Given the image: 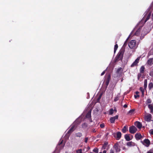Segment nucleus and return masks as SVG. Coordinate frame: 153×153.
I'll list each match as a JSON object with an SVG mask.
<instances>
[{
    "label": "nucleus",
    "mask_w": 153,
    "mask_h": 153,
    "mask_svg": "<svg viewBox=\"0 0 153 153\" xmlns=\"http://www.w3.org/2000/svg\"><path fill=\"white\" fill-rule=\"evenodd\" d=\"M124 51L125 50L123 49H121L120 51L114 59L115 62H116L119 60H122Z\"/></svg>",
    "instance_id": "f257e3e1"
},
{
    "label": "nucleus",
    "mask_w": 153,
    "mask_h": 153,
    "mask_svg": "<svg viewBox=\"0 0 153 153\" xmlns=\"http://www.w3.org/2000/svg\"><path fill=\"white\" fill-rule=\"evenodd\" d=\"M136 45V40H131L129 43L128 45L130 48L132 49L135 47Z\"/></svg>",
    "instance_id": "f03ea898"
},
{
    "label": "nucleus",
    "mask_w": 153,
    "mask_h": 153,
    "mask_svg": "<svg viewBox=\"0 0 153 153\" xmlns=\"http://www.w3.org/2000/svg\"><path fill=\"white\" fill-rule=\"evenodd\" d=\"M113 135L114 137L116 138V139L118 140L120 139L122 136V134L120 132L118 131L116 133H114Z\"/></svg>",
    "instance_id": "7ed1b4c3"
},
{
    "label": "nucleus",
    "mask_w": 153,
    "mask_h": 153,
    "mask_svg": "<svg viewBox=\"0 0 153 153\" xmlns=\"http://www.w3.org/2000/svg\"><path fill=\"white\" fill-rule=\"evenodd\" d=\"M141 143L147 147H149L150 144V140L147 139H145L143 141H141Z\"/></svg>",
    "instance_id": "20e7f679"
},
{
    "label": "nucleus",
    "mask_w": 153,
    "mask_h": 153,
    "mask_svg": "<svg viewBox=\"0 0 153 153\" xmlns=\"http://www.w3.org/2000/svg\"><path fill=\"white\" fill-rule=\"evenodd\" d=\"M137 131V129L134 126H132L129 127V131L131 134L135 133Z\"/></svg>",
    "instance_id": "39448f33"
},
{
    "label": "nucleus",
    "mask_w": 153,
    "mask_h": 153,
    "mask_svg": "<svg viewBox=\"0 0 153 153\" xmlns=\"http://www.w3.org/2000/svg\"><path fill=\"white\" fill-rule=\"evenodd\" d=\"M140 59V58L139 57H138L131 65V67H133L137 66V64L139 62Z\"/></svg>",
    "instance_id": "423d86ee"
},
{
    "label": "nucleus",
    "mask_w": 153,
    "mask_h": 153,
    "mask_svg": "<svg viewBox=\"0 0 153 153\" xmlns=\"http://www.w3.org/2000/svg\"><path fill=\"white\" fill-rule=\"evenodd\" d=\"M118 118V116L117 115L115 116L111 117L110 118V121L111 123H114L115 122V120L116 119H117Z\"/></svg>",
    "instance_id": "0eeeda50"
},
{
    "label": "nucleus",
    "mask_w": 153,
    "mask_h": 153,
    "mask_svg": "<svg viewBox=\"0 0 153 153\" xmlns=\"http://www.w3.org/2000/svg\"><path fill=\"white\" fill-rule=\"evenodd\" d=\"M113 148L115 149L116 152H119L120 151V149L119 147V144L116 143L114 145Z\"/></svg>",
    "instance_id": "6e6552de"
},
{
    "label": "nucleus",
    "mask_w": 153,
    "mask_h": 153,
    "mask_svg": "<svg viewBox=\"0 0 153 153\" xmlns=\"http://www.w3.org/2000/svg\"><path fill=\"white\" fill-rule=\"evenodd\" d=\"M75 125H73L71 126V128L69 129L67 132V134H71L75 129Z\"/></svg>",
    "instance_id": "1a4fd4ad"
},
{
    "label": "nucleus",
    "mask_w": 153,
    "mask_h": 153,
    "mask_svg": "<svg viewBox=\"0 0 153 153\" xmlns=\"http://www.w3.org/2000/svg\"><path fill=\"white\" fill-rule=\"evenodd\" d=\"M110 76L109 75L108 77L105 80V84L106 86V87L107 88L108 85L109 84L110 80Z\"/></svg>",
    "instance_id": "9d476101"
},
{
    "label": "nucleus",
    "mask_w": 153,
    "mask_h": 153,
    "mask_svg": "<svg viewBox=\"0 0 153 153\" xmlns=\"http://www.w3.org/2000/svg\"><path fill=\"white\" fill-rule=\"evenodd\" d=\"M135 125L138 128L140 129L142 127V124L139 122L136 121L134 123Z\"/></svg>",
    "instance_id": "9b49d317"
},
{
    "label": "nucleus",
    "mask_w": 153,
    "mask_h": 153,
    "mask_svg": "<svg viewBox=\"0 0 153 153\" xmlns=\"http://www.w3.org/2000/svg\"><path fill=\"white\" fill-rule=\"evenodd\" d=\"M135 137L137 140H139L142 138L141 134L140 133H137L135 134Z\"/></svg>",
    "instance_id": "f8f14e48"
},
{
    "label": "nucleus",
    "mask_w": 153,
    "mask_h": 153,
    "mask_svg": "<svg viewBox=\"0 0 153 153\" xmlns=\"http://www.w3.org/2000/svg\"><path fill=\"white\" fill-rule=\"evenodd\" d=\"M147 63L150 66H151L153 64V58L149 59L147 61Z\"/></svg>",
    "instance_id": "ddd939ff"
},
{
    "label": "nucleus",
    "mask_w": 153,
    "mask_h": 153,
    "mask_svg": "<svg viewBox=\"0 0 153 153\" xmlns=\"http://www.w3.org/2000/svg\"><path fill=\"white\" fill-rule=\"evenodd\" d=\"M136 145V144L132 141H130L128 142L127 143H126V145L129 147H131L132 146H135Z\"/></svg>",
    "instance_id": "4468645a"
},
{
    "label": "nucleus",
    "mask_w": 153,
    "mask_h": 153,
    "mask_svg": "<svg viewBox=\"0 0 153 153\" xmlns=\"http://www.w3.org/2000/svg\"><path fill=\"white\" fill-rule=\"evenodd\" d=\"M108 143L107 142H105L102 145V149H106V147L108 146Z\"/></svg>",
    "instance_id": "2eb2a0df"
},
{
    "label": "nucleus",
    "mask_w": 153,
    "mask_h": 153,
    "mask_svg": "<svg viewBox=\"0 0 153 153\" xmlns=\"http://www.w3.org/2000/svg\"><path fill=\"white\" fill-rule=\"evenodd\" d=\"M124 137L126 140L127 141H129L131 139H130V138L128 134H125V135Z\"/></svg>",
    "instance_id": "dca6fc26"
},
{
    "label": "nucleus",
    "mask_w": 153,
    "mask_h": 153,
    "mask_svg": "<svg viewBox=\"0 0 153 153\" xmlns=\"http://www.w3.org/2000/svg\"><path fill=\"white\" fill-rule=\"evenodd\" d=\"M135 110V109H131L128 111V114L129 115H131L132 114H134Z\"/></svg>",
    "instance_id": "f3484780"
},
{
    "label": "nucleus",
    "mask_w": 153,
    "mask_h": 153,
    "mask_svg": "<svg viewBox=\"0 0 153 153\" xmlns=\"http://www.w3.org/2000/svg\"><path fill=\"white\" fill-rule=\"evenodd\" d=\"M91 111H89L88 113L86 114V117L87 118H91Z\"/></svg>",
    "instance_id": "a211bd4d"
},
{
    "label": "nucleus",
    "mask_w": 153,
    "mask_h": 153,
    "mask_svg": "<svg viewBox=\"0 0 153 153\" xmlns=\"http://www.w3.org/2000/svg\"><path fill=\"white\" fill-rule=\"evenodd\" d=\"M145 68L144 66H142L140 69V72L142 73H143L144 72Z\"/></svg>",
    "instance_id": "6ab92c4d"
},
{
    "label": "nucleus",
    "mask_w": 153,
    "mask_h": 153,
    "mask_svg": "<svg viewBox=\"0 0 153 153\" xmlns=\"http://www.w3.org/2000/svg\"><path fill=\"white\" fill-rule=\"evenodd\" d=\"M148 107L151 111V113H153V106L151 104H149Z\"/></svg>",
    "instance_id": "aec40b11"
},
{
    "label": "nucleus",
    "mask_w": 153,
    "mask_h": 153,
    "mask_svg": "<svg viewBox=\"0 0 153 153\" xmlns=\"http://www.w3.org/2000/svg\"><path fill=\"white\" fill-rule=\"evenodd\" d=\"M151 115L150 114H149V115H148L146 117V119L147 121H150L151 119Z\"/></svg>",
    "instance_id": "412c9836"
},
{
    "label": "nucleus",
    "mask_w": 153,
    "mask_h": 153,
    "mask_svg": "<svg viewBox=\"0 0 153 153\" xmlns=\"http://www.w3.org/2000/svg\"><path fill=\"white\" fill-rule=\"evenodd\" d=\"M151 12H150L148 14L145 21V22H146L150 18V17L151 16Z\"/></svg>",
    "instance_id": "4be33fe9"
},
{
    "label": "nucleus",
    "mask_w": 153,
    "mask_h": 153,
    "mask_svg": "<svg viewBox=\"0 0 153 153\" xmlns=\"http://www.w3.org/2000/svg\"><path fill=\"white\" fill-rule=\"evenodd\" d=\"M148 87L149 90L153 88V84L152 82H150L149 84Z\"/></svg>",
    "instance_id": "5701e85b"
},
{
    "label": "nucleus",
    "mask_w": 153,
    "mask_h": 153,
    "mask_svg": "<svg viewBox=\"0 0 153 153\" xmlns=\"http://www.w3.org/2000/svg\"><path fill=\"white\" fill-rule=\"evenodd\" d=\"M147 79H146L144 80V87L145 89H146L147 86Z\"/></svg>",
    "instance_id": "b1692460"
},
{
    "label": "nucleus",
    "mask_w": 153,
    "mask_h": 153,
    "mask_svg": "<svg viewBox=\"0 0 153 153\" xmlns=\"http://www.w3.org/2000/svg\"><path fill=\"white\" fill-rule=\"evenodd\" d=\"M127 130V128L126 126H124L122 129V131L123 133H126Z\"/></svg>",
    "instance_id": "393cba45"
},
{
    "label": "nucleus",
    "mask_w": 153,
    "mask_h": 153,
    "mask_svg": "<svg viewBox=\"0 0 153 153\" xmlns=\"http://www.w3.org/2000/svg\"><path fill=\"white\" fill-rule=\"evenodd\" d=\"M142 94V96L143 97L144 95V90L142 87H140V89Z\"/></svg>",
    "instance_id": "a878e982"
},
{
    "label": "nucleus",
    "mask_w": 153,
    "mask_h": 153,
    "mask_svg": "<svg viewBox=\"0 0 153 153\" xmlns=\"http://www.w3.org/2000/svg\"><path fill=\"white\" fill-rule=\"evenodd\" d=\"M136 95H134V97L135 98H139L140 97V95L138 94L139 92L138 91H136L135 92Z\"/></svg>",
    "instance_id": "bb28decb"
},
{
    "label": "nucleus",
    "mask_w": 153,
    "mask_h": 153,
    "mask_svg": "<svg viewBox=\"0 0 153 153\" xmlns=\"http://www.w3.org/2000/svg\"><path fill=\"white\" fill-rule=\"evenodd\" d=\"M76 137H80L82 136V134L80 132H78L75 134Z\"/></svg>",
    "instance_id": "cd10ccee"
},
{
    "label": "nucleus",
    "mask_w": 153,
    "mask_h": 153,
    "mask_svg": "<svg viewBox=\"0 0 153 153\" xmlns=\"http://www.w3.org/2000/svg\"><path fill=\"white\" fill-rule=\"evenodd\" d=\"M118 48V46L117 44H116L114 45V53H115Z\"/></svg>",
    "instance_id": "c85d7f7f"
},
{
    "label": "nucleus",
    "mask_w": 153,
    "mask_h": 153,
    "mask_svg": "<svg viewBox=\"0 0 153 153\" xmlns=\"http://www.w3.org/2000/svg\"><path fill=\"white\" fill-rule=\"evenodd\" d=\"M114 113V110L113 108H111L110 109L109 111V114L112 115Z\"/></svg>",
    "instance_id": "c756f323"
},
{
    "label": "nucleus",
    "mask_w": 153,
    "mask_h": 153,
    "mask_svg": "<svg viewBox=\"0 0 153 153\" xmlns=\"http://www.w3.org/2000/svg\"><path fill=\"white\" fill-rule=\"evenodd\" d=\"M140 34V30L138 29L137 30V31H136V32L135 33V35L138 36Z\"/></svg>",
    "instance_id": "7c9ffc66"
},
{
    "label": "nucleus",
    "mask_w": 153,
    "mask_h": 153,
    "mask_svg": "<svg viewBox=\"0 0 153 153\" xmlns=\"http://www.w3.org/2000/svg\"><path fill=\"white\" fill-rule=\"evenodd\" d=\"M142 73H141L140 72V73H138V75H137V79L138 80H139L140 79V77H141L142 76Z\"/></svg>",
    "instance_id": "2f4dec72"
},
{
    "label": "nucleus",
    "mask_w": 153,
    "mask_h": 153,
    "mask_svg": "<svg viewBox=\"0 0 153 153\" xmlns=\"http://www.w3.org/2000/svg\"><path fill=\"white\" fill-rule=\"evenodd\" d=\"M93 151L95 153H98V149L97 148H95L93 149Z\"/></svg>",
    "instance_id": "473e14b6"
},
{
    "label": "nucleus",
    "mask_w": 153,
    "mask_h": 153,
    "mask_svg": "<svg viewBox=\"0 0 153 153\" xmlns=\"http://www.w3.org/2000/svg\"><path fill=\"white\" fill-rule=\"evenodd\" d=\"M76 153H82V149H80L76 151Z\"/></svg>",
    "instance_id": "72a5a7b5"
},
{
    "label": "nucleus",
    "mask_w": 153,
    "mask_h": 153,
    "mask_svg": "<svg viewBox=\"0 0 153 153\" xmlns=\"http://www.w3.org/2000/svg\"><path fill=\"white\" fill-rule=\"evenodd\" d=\"M122 69V68H118L117 71V73H119L121 71Z\"/></svg>",
    "instance_id": "f704fd0d"
},
{
    "label": "nucleus",
    "mask_w": 153,
    "mask_h": 153,
    "mask_svg": "<svg viewBox=\"0 0 153 153\" xmlns=\"http://www.w3.org/2000/svg\"><path fill=\"white\" fill-rule=\"evenodd\" d=\"M146 102L148 103H150L152 102V101L150 99H147Z\"/></svg>",
    "instance_id": "c9c22d12"
},
{
    "label": "nucleus",
    "mask_w": 153,
    "mask_h": 153,
    "mask_svg": "<svg viewBox=\"0 0 153 153\" xmlns=\"http://www.w3.org/2000/svg\"><path fill=\"white\" fill-rule=\"evenodd\" d=\"M147 153H153V149L149 150L147 152Z\"/></svg>",
    "instance_id": "e433bc0d"
},
{
    "label": "nucleus",
    "mask_w": 153,
    "mask_h": 153,
    "mask_svg": "<svg viewBox=\"0 0 153 153\" xmlns=\"http://www.w3.org/2000/svg\"><path fill=\"white\" fill-rule=\"evenodd\" d=\"M119 99V97L118 96H116L115 97L114 99V101L116 102Z\"/></svg>",
    "instance_id": "4c0bfd02"
},
{
    "label": "nucleus",
    "mask_w": 153,
    "mask_h": 153,
    "mask_svg": "<svg viewBox=\"0 0 153 153\" xmlns=\"http://www.w3.org/2000/svg\"><path fill=\"white\" fill-rule=\"evenodd\" d=\"M82 128L85 127H87L86 124L85 123H84L82 124Z\"/></svg>",
    "instance_id": "58836bf2"
},
{
    "label": "nucleus",
    "mask_w": 153,
    "mask_h": 153,
    "mask_svg": "<svg viewBox=\"0 0 153 153\" xmlns=\"http://www.w3.org/2000/svg\"><path fill=\"white\" fill-rule=\"evenodd\" d=\"M63 142V140H60V141L59 142V143H58V145H60L61 144H62Z\"/></svg>",
    "instance_id": "ea45409f"
},
{
    "label": "nucleus",
    "mask_w": 153,
    "mask_h": 153,
    "mask_svg": "<svg viewBox=\"0 0 153 153\" xmlns=\"http://www.w3.org/2000/svg\"><path fill=\"white\" fill-rule=\"evenodd\" d=\"M100 126L101 128H103L105 126V125L104 123L101 124L100 125Z\"/></svg>",
    "instance_id": "a19ab883"
},
{
    "label": "nucleus",
    "mask_w": 153,
    "mask_h": 153,
    "mask_svg": "<svg viewBox=\"0 0 153 153\" xmlns=\"http://www.w3.org/2000/svg\"><path fill=\"white\" fill-rule=\"evenodd\" d=\"M149 133L153 135V130L151 129L149 131Z\"/></svg>",
    "instance_id": "79ce46f5"
},
{
    "label": "nucleus",
    "mask_w": 153,
    "mask_h": 153,
    "mask_svg": "<svg viewBox=\"0 0 153 153\" xmlns=\"http://www.w3.org/2000/svg\"><path fill=\"white\" fill-rule=\"evenodd\" d=\"M88 137H85V142L86 143H87L88 142Z\"/></svg>",
    "instance_id": "37998d69"
},
{
    "label": "nucleus",
    "mask_w": 153,
    "mask_h": 153,
    "mask_svg": "<svg viewBox=\"0 0 153 153\" xmlns=\"http://www.w3.org/2000/svg\"><path fill=\"white\" fill-rule=\"evenodd\" d=\"M106 70L104 71H103L102 73L101 74V76H103V75H104V74H105V71H106Z\"/></svg>",
    "instance_id": "c03bdc74"
},
{
    "label": "nucleus",
    "mask_w": 153,
    "mask_h": 153,
    "mask_svg": "<svg viewBox=\"0 0 153 153\" xmlns=\"http://www.w3.org/2000/svg\"><path fill=\"white\" fill-rule=\"evenodd\" d=\"M127 39L126 40V41L124 42V44H123V46H126V45H127Z\"/></svg>",
    "instance_id": "a18cd8bd"
},
{
    "label": "nucleus",
    "mask_w": 153,
    "mask_h": 153,
    "mask_svg": "<svg viewBox=\"0 0 153 153\" xmlns=\"http://www.w3.org/2000/svg\"><path fill=\"white\" fill-rule=\"evenodd\" d=\"M110 153H114V151L112 149H111L110 150Z\"/></svg>",
    "instance_id": "49530a36"
},
{
    "label": "nucleus",
    "mask_w": 153,
    "mask_h": 153,
    "mask_svg": "<svg viewBox=\"0 0 153 153\" xmlns=\"http://www.w3.org/2000/svg\"><path fill=\"white\" fill-rule=\"evenodd\" d=\"M123 107L124 108H126L127 107V105L126 104H125L124 105Z\"/></svg>",
    "instance_id": "de8ad7c7"
},
{
    "label": "nucleus",
    "mask_w": 153,
    "mask_h": 153,
    "mask_svg": "<svg viewBox=\"0 0 153 153\" xmlns=\"http://www.w3.org/2000/svg\"><path fill=\"white\" fill-rule=\"evenodd\" d=\"M92 131L93 132H96V131L95 130V129H92Z\"/></svg>",
    "instance_id": "09e8293b"
},
{
    "label": "nucleus",
    "mask_w": 153,
    "mask_h": 153,
    "mask_svg": "<svg viewBox=\"0 0 153 153\" xmlns=\"http://www.w3.org/2000/svg\"><path fill=\"white\" fill-rule=\"evenodd\" d=\"M106 152H107V151L106 150H104V151H103V152H102V153H106Z\"/></svg>",
    "instance_id": "8fccbe9b"
},
{
    "label": "nucleus",
    "mask_w": 153,
    "mask_h": 153,
    "mask_svg": "<svg viewBox=\"0 0 153 153\" xmlns=\"http://www.w3.org/2000/svg\"><path fill=\"white\" fill-rule=\"evenodd\" d=\"M101 96H100L99 97V98H98V99H97L98 100H99L100 99V98H101Z\"/></svg>",
    "instance_id": "3c124183"
},
{
    "label": "nucleus",
    "mask_w": 153,
    "mask_h": 153,
    "mask_svg": "<svg viewBox=\"0 0 153 153\" xmlns=\"http://www.w3.org/2000/svg\"><path fill=\"white\" fill-rule=\"evenodd\" d=\"M123 150L125 149H126V147H123Z\"/></svg>",
    "instance_id": "603ef678"
},
{
    "label": "nucleus",
    "mask_w": 153,
    "mask_h": 153,
    "mask_svg": "<svg viewBox=\"0 0 153 153\" xmlns=\"http://www.w3.org/2000/svg\"><path fill=\"white\" fill-rule=\"evenodd\" d=\"M97 137H100V135H98L97 136Z\"/></svg>",
    "instance_id": "864d4df0"
},
{
    "label": "nucleus",
    "mask_w": 153,
    "mask_h": 153,
    "mask_svg": "<svg viewBox=\"0 0 153 153\" xmlns=\"http://www.w3.org/2000/svg\"><path fill=\"white\" fill-rule=\"evenodd\" d=\"M123 78L121 79V82H123Z\"/></svg>",
    "instance_id": "5fc2aeb1"
},
{
    "label": "nucleus",
    "mask_w": 153,
    "mask_h": 153,
    "mask_svg": "<svg viewBox=\"0 0 153 153\" xmlns=\"http://www.w3.org/2000/svg\"><path fill=\"white\" fill-rule=\"evenodd\" d=\"M114 111H117V110L116 109H114Z\"/></svg>",
    "instance_id": "6e6d98bb"
},
{
    "label": "nucleus",
    "mask_w": 153,
    "mask_h": 153,
    "mask_svg": "<svg viewBox=\"0 0 153 153\" xmlns=\"http://www.w3.org/2000/svg\"><path fill=\"white\" fill-rule=\"evenodd\" d=\"M108 149H109V147H108L107 148V150H108Z\"/></svg>",
    "instance_id": "4d7b16f0"
},
{
    "label": "nucleus",
    "mask_w": 153,
    "mask_h": 153,
    "mask_svg": "<svg viewBox=\"0 0 153 153\" xmlns=\"http://www.w3.org/2000/svg\"><path fill=\"white\" fill-rule=\"evenodd\" d=\"M99 153H102V152H99Z\"/></svg>",
    "instance_id": "13d9d810"
}]
</instances>
